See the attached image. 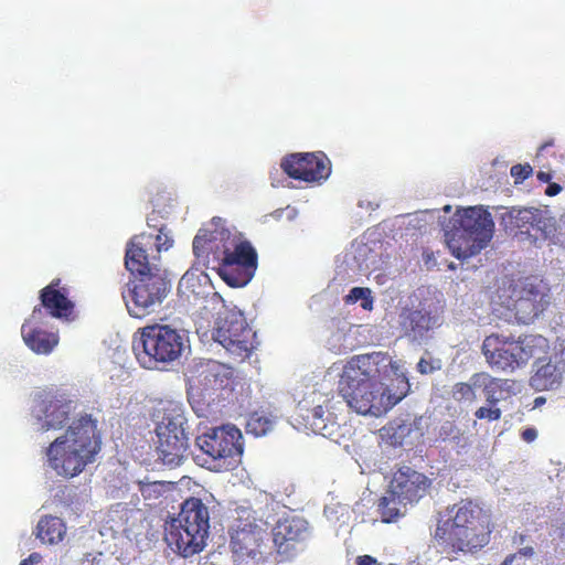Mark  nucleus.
<instances>
[{
	"label": "nucleus",
	"instance_id": "nucleus-2",
	"mask_svg": "<svg viewBox=\"0 0 565 565\" xmlns=\"http://www.w3.org/2000/svg\"><path fill=\"white\" fill-rule=\"evenodd\" d=\"M145 238H151V235L134 236L127 244L125 255V266L136 278L129 284L132 287L124 295V299L129 315L135 318L159 310L172 288L167 271L149 263L141 242Z\"/></svg>",
	"mask_w": 565,
	"mask_h": 565
},
{
	"label": "nucleus",
	"instance_id": "nucleus-33",
	"mask_svg": "<svg viewBox=\"0 0 565 565\" xmlns=\"http://www.w3.org/2000/svg\"><path fill=\"white\" fill-rule=\"evenodd\" d=\"M385 433L393 445H402L403 439L411 433V426L403 422H394Z\"/></svg>",
	"mask_w": 565,
	"mask_h": 565
},
{
	"label": "nucleus",
	"instance_id": "nucleus-7",
	"mask_svg": "<svg viewBox=\"0 0 565 565\" xmlns=\"http://www.w3.org/2000/svg\"><path fill=\"white\" fill-rule=\"evenodd\" d=\"M446 243L458 259L479 254L488 246L494 232V222L483 206L458 210L444 228Z\"/></svg>",
	"mask_w": 565,
	"mask_h": 565
},
{
	"label": "nucleus",
	"instance_id": "nucleus-5",
	"mask_svg": "<svg viewBox=\"0 0 565 565\" xmlns=\"http://www.w3.org/2000/svg\"><path fill=\"white\" fill-rule=\"evenodd\" d=\"M435 540L454 552H475L489 542L481 521V509L471 501L461 502L439 514Z\"/></svg>",
	"mask_w": 565,
	"mask_h": 565
},
{
	"label": "nucleus",
	"instance_id": "nucleus-32",
	"mask_svg": "<svg viewBox=\"0 0 565 565\" xmlns=\"http://www.w3.org/2000/svg\"><path fill=\"white\" fill-rule=\"evenodd\" d=\"M468 384L476 393V390L482 388L484 391L486 388H489L490 384H498L500 387H503V385L509 384V382H500L499 379L492 377L486 372H480L472 374L468 381Z\"/></svg>",
	"mask_w": 565,
	"mask_h": 565
},
{
	"label": "nucleus",
	"instance_id": "nucleus-18",
	"mask_svg": "<svg viewBox=\"0 0 565 565\" xmlns=\"http://www.w3.org/2000/svg\"><path fill=\"white\" fill-rule=\"evenodd\" d=\"M210 226L201 228L193 239V253L196 259H204L207 250H214L220 258L225 255L226 245H233L232 250H235L236 246L243 243L231 237V232L223 227L221 217H213Z\"/></svg>",
	"mask_w": 565,
	"mask_h": 565
},
{
	"label": "nucleus",
	"instance_id": "nucleus-15",
	"mask_svg": "<svg viewBox=\"0 0 565 565\" xmlns=\"http://www.w3.org/2000/svg\"><path fill=\"white\" fill-rule=\"evenodd\" d=\"M276 551L286 559L296 556L298 544L306 542L310 536L308 522L300 516H286L279 519L271 530Z\"/></svg>",
	"mask_w": 565,
	"mask_h": 565
},
{
	"label": "nucleus",
	"instance_id": "nucleus-26",
	"mask_svg": "<svg viewBox=\"0 0 565 565\" xmlns=\"http://www.w3.org/2000/svg\"><path fill=\"white\" fill-rule=\"evenodd\" d=\"M64 524L56 516H44L36 525V537L43 543L55 544L63 539Z\"/></svg>",
	"mask_w": 565,
	"mask_h": 565
},
{
	"label": "nucleus",
	"instance_id": "nucleus-49",
	"mask_svg": "<svg viewBox=\"0 0 565 565\" xmlns=\"http://www.w3.org/2000/svg\"><path fill=\"white\" fill-rule=\"evenodd\" d=\"M285 212H287V218L290 220V221L294 220L297 216V210L296 209L287 207L285 210Z\"/></svg>",
	"mask_w": 565,
	"mask_h": 565
},
{
	"label": "nucleus",
	"instance_id": "nucleus-50",
	"mask_svg": "<svg viewBox=\"0 0 565 565\" xmlns=\"http://www.w3.org/2000/svg\"><path fill=\"white\" fill-rule=\"evenodd\" d=\"M285 213V210L284 209H278L276 210L271 215L273 217H275L276 220H280L282 217V214Z\"/></svg>",
	"mask_w": 565,
	"mask_h": 565
},
{
	"label": "nucleus",
	"instance_id": "nucleus-28",
	"mask_svg": "<svg viewBox=\"0 0 565 565\" xmlns=\"http://www.w3.org/2000/svg\"><path fill=\"white\" fill-rule=\"evenodd\" d=\"M514 296L513 310L519 322L529 324L543 312V305L540 302H537L539 305H533L518 294H514Z\"/></svg>",
	"mask_w": 565,
	"mask_h": 565
},
{
	"label": "nucleus",
	"instance_id": "nucleus-41",
	"mask_svg": "<svg viewBox=\"0 0 565 565\" xmlns=\"http://www.w3.org/2000/svg\"><path fill=\"white\" fill-rule=\"evenodd\" d=\"M42 556L39 553H32L28 558L23 559L20 565H35L39 564Z\"/></svg>",
	"mask_w": 565,
	"mask_h": 565
},
{
	"label": "nucleus",
	"instance_id": "nucleus-31",
	"mask_svg": "<svg viewBox=\"0 0 565 565\" xmlns=\"http://www.w3.org/2000/svg\"><path fill=\"white\" fill-rule=\"evenodd\" d=\"M361 300V307L364 310H371L373 308V298L371 290L365 287H353L350 292L345 296L347 303H356Z\"/></svg>",
	"mask_w": 565,
	"mask_h": 565
},
{
	"label": "nucleus",
	"instance_id": "nucleus-11",
	"mask_svg": "<svg viewBox=\"0 0 565 565\" xmlns=\"http://www.w3.org/2000/svg\"><path fill=\"white\" fill-rule=\"evenodd\" d=\"M195 444L207 456L204 465L215 471L234 468L244 449L241 430L231 424L210 428Z\"/></svg>",
	"mask_w": 565,
	"mask_h": 565
},
{
	"label": "nucleus",
	"instance_id": "nucleus-34",
	"mask_svg": "<svg viewBox=\"0 0 565 565\" xmlns=\"http://www.w3.org/2000/svg\"><path fill=\"white\" fill-rule=\"evenodd\" d=\"M416 367L420 374H433L434 372L441 370L443 361L426 352L418 361Z\"/></svg>",
	"mask_w": 565,
	"mask_h": 565
},
{
	"label": "nucleus",
	"instance_id": "nucleus-4",
	"mask_svg": "<svg viewBox=\"0 0 565 565\" xmlns=\"http://www.w3.org/2000/svg\"><path fill=\"white\" fill-rule=\"evenodd\" d=\"M191 350L188 331L175 323H154L134 335L132 351L148 370H164Z\"/></svg>",
	"mask_w": 565,
	"mask_h": 565
},
{
	"label": "nucleus",
	"instance_id": "nucleus-55",
	"mask_svg": "<svg viewBox=\"0 0 565 565\" xmlns=\"http://www.w3.org/2000/svg\"><path fill=\"white\" fill-rule=\"evenodd\" d=\"M151 224H154V221H151L150 218H148V226H151Z\"/></svg>",
	"mask_w": 565,
	"mask_h": 565
},
{
	"label": "nucleus",
	"instance_id": "nucleus-30",
	"mask_svg": "<svg viewBox=\"0 0 565 565\" xmlns=\"http://www.w3.org/2000/svg\"><path fill=\"white\" fill-rule=\"evenodd\" d=\"M440 437L444 440H451L458 447H465L468 444V438L465 436L463 431L450 420L445 422L440 426Z\"/></svg>",
	"mask_w": 565,
	"mask_h": 565
},
{
	"label": "nucleus",
	"instance_id": "nucleus-53",
	"mask_svg": "<svg viewBox=\"0 0 565 565\" xmlns=\"http://www.w3.org/2000/svg\"><path fill=\"white\" fill-rule=\"evenodd\" d=\"M444 211H445L446 213H449V212L451 211V206H450V205H445V206H444Z\"/></svg>",
	"mask_w": 565,
	"mask_h": 565
},
{
	"label": "nucleus",
	"instance_id": "nucleus-16",
	"mask_svg": "<svg viewBox=\"0 0 565 565\" xmlns=\"http://www.w3.org/2000/svg\"><path fill=\"white\" fill-rule=\"evenodd\" d=\"M388 364V358L382 352L354 355L345 364L340 384L349 386L363 383L366 380H381V373Z\"/></svg>",
	"mask_w": 565,
	"mask_h": 565
},
{
	"label": "nucleus",
	"instance_id": "nucleus-1",
	"mask_svg": "<svg viewBox=\"0 0 565 565\" xmlns=\"http://www.w3.org/2000/svg\"><path fill=\"white\" fill-rule=\"evenodd\" d=\"M77 402L65 394L38 392L31 406L30 422L34 431L49 433L64 428L46 450L47 461L58 475L74 477L95 460L100 450L97 420L90 415L75 417Z\"/></svg>",
	"mask_w": 565,
	"mask_h": 565
},
{
	"label": "nucleus",
	"instance_id": "nucleus-36",
	"mask_svg": "<svg viewBox=\"0 0 565 565\" xmlns=\"http://www.w3.org/2000/svg\"><path fill=\"white\" fill-rule=\"evenodd\" d=\"M501 409L493 405L481 406L475 412V416L478 419H487L489 422L499 420L501 418Z\"/></svg>",
	"mask_w": 565,
	"mask_h": 565
},
{
	"label": "nucleus",
	"instance_id": "nucleus-21",
	"mask_svg": "<svg viewBox=\"0 0 565 565\" xmlns=\"http://www.w3.org/2000/svg\"><path fill=\"white\" fill-rule=\"evenodd\" d=\"M523 299H526L533 305H543V311L548 307L551 302L550 290L546 284L540 280L537 277H526L520 280L513 290Z\"/></svg>",
	"mask_w": 565,
	"mask_h": 565
},
{
	"label": "nucleus",
	"instance_id": "nucleus-25",
	"mask_svg": "<svg viewBox=\"0 0 565 565\" xmlns=\"http://www.w3.org/2000/svg\"><path fill=\"white\" fill-rule=\"evenodd\" d=\"M330 413H328L321 405L316 406L302 415L306 426H308L315 434L323 437L331 436L334 430V423L329 420Z\"/></svg>",
	"mask_w": 565,
	"mask_h": 565
},
{
	"label": "nucleus",
	"instance_id": "nucleus-42",
	"mask_svg": "<svg viewBox=\"0 0 565 565\" xmlns=\"http://www.w3.org/2000/svg\"><path fill=\"white\" fill-rule=\"evenodd\" d=\"M561 191H562V186L559 184L550 182L545 190V193L548 196H554V195L558 194Z\"/></svg>",
	"mask_w": 565,
	"mask_h": 565
},
{
	"label": "nucleus",
	"instance_id": "nucleus-46",
	"mask_svg": "<svg viewBox=\"0 0 565 565\" xmlns=\"http://www.w3.org/2000/svg\"><path fill=\"white\" fill-rule=\"evenodd\" d=\"M500 382H509V384H505L503 385V387H498L500 393H502L503 391H507V392H510L512 386L514 385V382L513 381H510V380H500Z\"/></svg>",
	"mask_w": 565,
	"mask_h": 565
},
{
	"label": "nucleus",
	"instance_id": "nucleus-38",
	"mask_svg": "<svg viewBox=\"0 0 565 565\" xmlns=\"http://www.w3.org/2000/svg\"><path fill=\"white\" fill-rule=\"evenodd\" d=\"M532 173V168L530 164H515L511 168V175L516 180L523 181Z\"/></svg>",
	"mask_w": 565,
	"mask_h": 565
},
{
	"label": "nucleus",
	"instance_id": "nucleus-39",
	"mask_svg": "<svg viewBox=\"0 0 565 565\" xmlns=\"http://www.w3.org/2000/svg\"><path fill=\"white\" fill-rule=\"evenodd\" d=\"M42 315H43V310L40 308V307H35L33 309V312L30 317V319H28L23 324H26V330H29L31 327V324H38L41 322L42 320Z\"/></svg>",
	"mask_w": 565,
	"mask_h": 565
},
{
	"label": "nucleus",
	"instance_id": "nucleus-43",
	"mask_svg": "<svg viewBox=\"0 0 565 565\" xmlns=\"http://www.w3.org/2000/svg\"><path fill=\"white\" fill-rule=\"evenodd\" d=\"M358 565H380L377 564V562L369 556V555H364V556H359L358 557Z\"/></svg>",
	"mask_w": 565,
	"mask_h": 565
},
{
	"label": "nucleus",
	"instance_id": "nucleus-13",
	"mask_svg": "<svg viewBox=\"0 0 565 565\" xmlns=\"http://www.w3.org/2000/svg\"><path fill=\"white\" fill-rule=\"evenodd\" d=\"M232 247L226 245L225 255L218 258V274L230 287L239 288L254 277L257 254L249 243H242L235 250Z\"/></svg>",
	"mask_w": 565,
	"mask_h": 565
},
{
	"label": "nucleus",
	"instance_id": "nucleus-40",
	"mask_svg": "<svg viewBox=\"0 0 565 565\" xmlns=\"http://www.w3.org/2000/svg\"><path fill=\"white\" fill-rule=\"evenodd\" d=\"M537 438V430L534 427H527L522 431V439L532 443Z\"/></svg>",
	"mask_w": 565,
	"mask_h": 565
},
{
	"label": "nucleus",
	"instance_id": "nucleus-37",
	"mask_svg": "<svg viewBox=\"0 0 565 565\" xmlns=\"http://www.w3.org/2000/svg\"><path fill=\"white\" fill-rule=\"evenodd\" d=\"M498 387H500L498 384H490L489 388L483 391L488 405L495 406L503 398Z\"/></svg>",
	"mask_w": 565,
	"mask_h": 565
},
{
	"label": "nucleus",
	"instance_id": "nucleus-19",
	"mask_svg": "<svg viewBox=\"0 0 565 565\" xmlns=\"http://www.w3.org/2000/svg\"><path fill=\"white\" fill-rule=\"evenodd\" d=\"M399 324L409 341L420 344L430 337V331L440 326V321L425 309H404L399 315Z\"/></svg>",
	"mask_w": 565,
	"mask_h": 565
},
{
	"label": "nucleus",
	"instance_id": "nucleus-14",
	"mask_svg": "<svg viewBox=\"0 0 565 565\" xmlns=\"http://www.w3.org/2000/svg\"><path fill=\"white\" fill-rule=\"evenodd\" d=\"M237 514L231 536L233 550L235 553L255 557L267 533L268 521L258 518L256 512L248 508L239 509Z\"/></svg>",
	"mask_w": 565,
	"mask_h": 565
},
{
	"label": "nucleus",
	"instance_id": "nucleus-27",
	"mask_svg": "<svg viewBox=\"0 0 565 565\" xmlns=\"http://www.w3.org/2000/svg\"><path fill=\"white\" fill-rule=\"evenodd\" d=\"M370 252L371 249L365 244L353 245L352 249L345 255V263L352 270L364 274L370 269Z\"/></svg>",
	"mask_w": 565,
	"mask_h": 565
},
{
	"label": "nucleus",
	"instance_id": "nucleus-3",
	"mask_svg": "<svg viewBox=\"0 0 565 565\" xmlns=\"http://www.w3.org/2000/svg\"><path fill=\"white\" fill-rule=\"evenodd\" d=\"M180 288H184L194 296V300H201V307L205 310L216 311L218 315L212 331V339L221 344L231 355L244 360L249 354L248 334L245 318L241 312L227 311L221 313L224 300L218 292L213 290L210 278L194 265L180 280Z\"/></svg>",
	"mask_w": 565,
	"mask_h": 565
},
{
	"label": "nucleus",
	"instance_id": "nucleus-51",
	"mask_svg": "<svg viewBox=\"0 0 565 565\" xmlns=\"http://www.w3.org/2000/svg\"><path fill=\"white\" fill-rule=\"evenodd\" d=\"M550 146H552V141H548V142L543 143V145L540 147L539 151H543L544 149H546V148H547V147H550Z\"/></svg>",
	"mask_w": 565,
	"mask_h": 565
},
{
	"label": "nucleus",
	"instance_id": "nucleus-12",
	"mask_svg": "<svg viewBox=\"0 0 565 565\" xmlns=\"http://www.w3.org/2000/svg\"><path fill=\"white\" fill-rule=\"evenodd\" d=\"M341 394L349 407L363 416L380 417L395 406L406 394L393 392L381 380L341 386Z\"/></svg>",
	"mask_w": 565,
	"mask_h": 565
},
{
	"label": "nucleus",
	"instance_id": "nucleus-29",
	"mask_svg": "<svg viewBox=\"0 0 565 565\" xmlns=\"http://www.w3.org/2000/svg\"><path fill=\"white\" fill-rule=\"evenodd\" d=\"M276 418L264 412L253 413L247 423L246 428L248 433L254 434L256 437L265 436L275 427Z\"/></svg>",
	"mask_w": 565,
	"mask_h": 565
},
{
	"label": "nucleus",
	"instance_id": "nucleus-54",
	"mask_svg": "<svg viewBox=\"0 0 565 565\" xmlns=\"http://www.w3.org/2000/svg\"><path fill=\"white\" fill-rule=\"evenodd\" d=\"M151 224H154V221H151L150 218H148V226H151Z\"/></svg>",
	"mask_w": 565,
	"mask_h": 565
},
{
	"label": "nucleus",
	"instance_id": "nucleus-24",
	"mask_svg": "<svg viewBox=\"0 0 565 565\" xmlns=\"http://www.w3.org/2000/svg\"><path fill=\"white\" fill-rule=\"evenodd\" d=\"M535 373L531 376L530 384L536 391H545L557 387L561 384V372L551 362L539 359L535 363Z\"/></svg>",
	"mask_w": 565,
	"mask_h": 565
},
{
	"label": "nucleus",
	"instance_id": "nucleus-45",
	"mask_svg": "<svg viewBox=\"0 0 565 565\" xmlns=\"http://www.w3.org/2000/svg\"><path fill=\"white\" fill-rule=\"evenodd\" d=\"M516 554H518V556L520 555V556L531 557L534 555V550L531 546H526V547L519 550V552Z\"/></svg>",
	"mask_w": 565,
	"mask_h": 565
},
{
	"label": "nucleus",
	"instance_id": "nucleus-48",
	"mask_svg": "<svg viewBox=\"0 0 565 565\" xmlns=\"http://www.w3.org/2000/svg\"><path fill=\"white\" fill-rule=\"evenodd\" d=\"M516 557H518V554H510L504 558V561L501 563V565H512Z\"/></svg>",
	"mask_w": 565,
	"mask_h": 565
},
{
	"label": "nucleus",
	"instance_id": "nucleus-8",
	"mask_svg": "<svg viewBox=\"0 0 565 565\" xmlns=\"http://www.w3.org/2000/svg\"><path fill=\"white\" fill-rule=\"evenodd\" d=\"M210 513L201 499L190 498L170 525L169 540L185 557L201 552L209 537Z\"/></svg>",
	"mask_w": 565,
	"mask_h": 565
},
{
	"label": "nucleus",
	"instance_id": "nucleus-23",
	"mask_svg": "<svg viewBox=\"0 0 565 565\" xmlns=\"http://www.w3.org/2000/svg\"><path fill=\"white\" fill-rule=\"evenodd\" d=\"M41 305L50 311L54 318H66L71 315L73 303L65 295L54 289L53 285L46 286L40 294Z\"/></svg>",
	"mask_w": 565,
	"mask_h": 565
},
{
	"label": "nucleus",
	"instance_id": "nucleus-47",
	"mask_svg": "<svg viewBox=\"0 0 565 565\" xmlns=\"http://www.w3.org/2000/svg\"><path fill=\"white\" fill-rule=\"evenodd\" d=\"M551 174L550 173H546V172H543V171H540L537 173V179H540L542 182H547L550 183V180H551Z\"/></svg>",
	"mask_w": 565,
	"mask_h": 565
},
{
	"label": "nucleus",
	"instance_id": "nucleus-56",
	"mask_svg": "<svg viewBox=\"0 0 565 565\" xmlns=\"http://www.w3.org/2000/svg\"><path fill=\"white\" fill-rule=\"evenodd\" d=\"M542 399H543L542 397H539V398H536V401H535V402H536V403H542Z\"/></svg>",
	"mask_w": 565,
	"mask_h": 565
},
{
	"label": "nucleus",
	"instance_id": "nucleus-17",
	"mask_svg": "<svg viewBox=\"0 0 565 565\" xmlns=\"http://www.w3.org/2000/svg\"><path fill=\"white\" fill-rule=\"evenodd\" d=\"M294 153L285 158L281 162V168L286 174L292 179L302 180L307 182L319 181L327 179L330 174L329 160L324 154L319 153Z\"/></svg>",
	"mask_w": 565,
	"mask_h": 565
},
{
	"label": "nucleus",
	"instance_id": "nucleus-44",
	"mask_svg": "<svg viewBox=\"0 0 565 565\" xmlns=\"http://www.w3.org/2000/svg\"><path fill=\"white\" fill-rule=\"evenodd\" d=\"M160 239H161V235H157V237H156V241H157L156 245H157V248H158L159 252L161 249H168L171 246V244H169L168 238H166L163 243H160Z\"/></svg>",
	"mask_w": 565,
	"mask_h": 565
},
{
	"label": "nucleus",
	"instance_id": "nucleus-52",
	"mask_svg": "<svg viewBox=\"0 0 565 565\" xmlns=\"http://www.w3.org/2000/svg\"><path fill=\"white\" fill-rule=\"evenodd\" d=\"M399 383H402L404 387H408V382L404 377L399 380Z\"/></svg>",
	"mask_w": 565,
	"mask_h": 565
},
{
	"label": "nucleus",
	"instance_id": "nucleus-6",
	"mask_svg": "<svg viewBox=\"0 0 565 565\" xmlns=\"http://www.w3.org/2000/svg\"><path fill=\"white\" fill-rule=\"evenodd\" d=\"M159 459L170 467L180 466L189 455L190 425L184 405L160 401L151 413Z\"/></svg>",
	"mask_w": 565,
	"mask_h": 565
},
{
	"label": "nucleus",
	"instance_id": "nucleus-20",
	"mask_svg": "<svg viewBox=\"0 0 565 565\" xmlns=\"http://www.w3.org/2000/svg\"><path fill=\"white\" fill-rule=\"evenodd\" d=\"M546 211L537 207L512 206L501 215L505 226H515L520 230L530 225L532 228L547 235L552 232V220L546 216ZM521 234L527 231H521Z\"/></svg>",
	"mask_w": 565,
	"mask_h": 565
},
{
	"label": "nucleus",
	"instance_id": "nucleus-9",
	"mask_svg": "<svg viewBox=\"0 0 565 565\" xmlns=\"http://www.w3.org/2000/svg\"><path fill=\"white\" fill-rule=\"evenodd\" d=\"M430 480L422 472L408 466L394 472L388 490L379 503V511L384 523L396 521L405 515L407 505L418 502L427 491Z\"/></svg>",
	"mask_w": 565,
	"mask_h": 565
},
{
	"label": "nucleus",
	"instance_id": "nucleus-22",
	"mask_svg": "<svg viewBox=\"0 0 565 565\" xmlns=\"http://www.w3.org/2000/svg\"><path fill=\"white\" fill-rule=\"evenodd\" d=\"M21 334L24 343L38 354H49L58 343L55 333H50L36 327L26 330V324H22Z\"/></svg>",
	"mask_w": 565,
	"mask_h": 565
},
{
	"label": "nucleus",
	"instance_id": "nucleus-10",
	"mask_svg": "<svg viewBox=\"0 0 565 565\" xmlns=\"http://www.w3.org/2000/svg\"><path fill=\"white\" fill-rule=\"evenodd\" d=\"M542 337L525 335L518 339L490 334L482 343V353L491 367L504 372H513L525 365L530 359L541 351Z\"/></svg>",
	"mask_w": 565,
	"mask_h": 565
},
{
	"label": "nucleus",
	"instance_id": "nucleus-35",
	"mask_svg": "<svg viewBox=\"0 0 565 565\" xmlns=\"http://www.w3.org/2000/svg\"><path fill=\"white\" fill-rule=\"evenodd\" d=\"M452 397L458 402H461V401L472 402L477 398V395L471 390L468 382H459V383H456L452 387Z\"/></svg>",
	"mask_w": 565,
	"mask_h": 565
}]
</instances>
